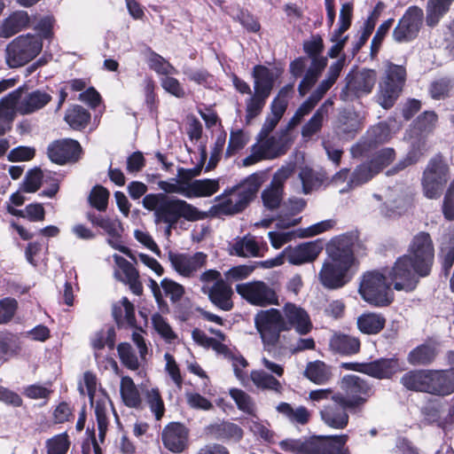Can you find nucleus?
Listing matches in <instances>:
<instances>
[{
	"mask_svg": "<svg viewBox=\"0 0 454 454\" xmlns=\"http://www.w3.org/2000/svg\"><path fill=\"white\" fill-rule=\"evenodd\" d=\"M434 245L427 231L415 234L407 249V254L399 256L387 272L393 287L396 291L412 292L420 278L430 276L434 264Z\"/></svg>",
	"mask_w": 454,
	"mask_h": 454,
	"instance_id": "nucleus-1",
	"label": "nucleus"
},
{
	"mask_svg": "<svg viewBox=\"0 0 454 454\" xmlns=\"http://www.w3.org/2000/svg\"><path fill=\"white\" fill-rule=\"evenodd\" d=\"M354 236L343 234L333 239L327 245L329 261L324 262L318 278L329 290L342 288L353 278L351 268L356 259L354 254Z\"/></svg>",
	"mask_w": 454,
	"mask_h": 454,
	"instance_id": "nucleus-2",
	"label": "nucleus"
},
{
	"mask_svg": "<svg viewBox=\"0 0 454 454\" xmlns=\"http://www.w3.org/2000/svg\"><path fill=\"white\" fill-rule=\"evenodd\" d=\"M142 203L145 209L153 212L155 223L166 224L168 231L176 228L181 219L197 222L208 216V213L199 210L186 200L165 193H149Z\"/></svg>",
	"mask_w": 454,
	"mask_h": 454,
	"instance_id": "nucleus-3",
	"label": "nucleus"
},
{
	"mask_svg": "<svg viewBox=\"0 0 454 454\" xmlns=\"http://www.w3.org/2000/svg\"><path fill=\"white\" fill-rule=\"evenodd\" d=\"M348 434L310 435L298 439H285L279 448L292 454H350L347 442Z\"/></svg>",
	"mask_w": 454,
	"mask_h": 454,
	"instance_id": "nucleus-4",
	"label": "nucleus"
},
{
	"mask_svg": "<svg viewBox=\"0 0 454 454\" xmlns=\"http://www.w3.org/2000/svg\"><path fill=\"white\" fill-rule=\"evenodd\" d=\"M401 383L408 390L422 392L436 396H448L454 393V383L445 369H419L405 372Z\"/></svg>",
	"mask_w": 454,
	"mask_h": 454,
	"instance_id": "nucleus-5",
	"label": "nucleus"
},
{
	"mask_svg": "<svg viewBox=\"0 0 454 454\" xmlns=\"http://www.w3.org/2000/svg\"><path fill=\"white\" fill-rule=\"evenodd\" d=\"M263 178L261 174L254 173L247 177L241 184L233 186L225 193L229 198L210 207L209 213L213 216L232 215L243 212L255 199Z\"/></svg>",
	"mask_w": 454,
	"mask_h": 454,
	"instance_id": "nucleus-6",
	"label": "nucleus"
},
{
	"mask_svg": "<svg viewBox=\"0 0 454 454\" xmlns=\"http://www.w3.org/2000/svg\"><path fill=\"white\" fill-rule=\"evenodd\" d=\"M252 77L254 93L246 99L245 119L247 124L262 113L276 81L272 70L264 65H255L252 70Z\"/></svg>",
	"mask_w": 454,
	"mask_h": 454,
	"instance_id": "nucleus-7",
	"label": "nucleus"
},
{
	"mask_svg": "<svg viewBox=\"0 0 454 454\" xmlns=\"http://www.w3.org/2000/svg\"><path fill=\"white\" fill-rule=\"evenodd\" d=\"M387 282L385 271L372 270L364 272L361 276L358 293L362 299L374 307H387L394 301V294Z\"/></svg>",
	"mask_w": 454,
	"mask_h": 454,
	"instance_id": "nucleus-8",
	"label": "nucleus"
},
{
	"mask_svg": "<svg viewBox=\"0 0 454 454\" xmlns=\"http://www.w3.org/2000/svg\"><path fill=\"white\" fill-rule=\"evenodd\" d=\"M407 80L404 66L390 61L386 64L384 74L379 82L378 103L386 110L393 107L401 96Z\"/></svg>",
	"mask_w": 454,
	"mask_h": 454,
	"instance_id": "nucleus-9",
	"label": "nucleus"
},
{
	"mask_svg": "<svg viewBox=\"0 0 454 454\" xmlns=\"http://www.w3.org/2000/svg\"><path fill=\"white\" fill-rule=\"evenodd\" d=\"M340 387L343 393H337V398L348 406L349 411L362 410L375 394L373 385L357 375L344 376Z\"/></svg>",
	"mask_w": 454,
	"mask_h": 454,
	"instance_id": "nucleus-10",
	"label": "nucleus"
},
{
	"mask_svg": "<svg viewBox=\"0 0 454 454\" xmlns=\"http://www.w3.org/2000/svg\"><path fill=\"white\" fill-rule=\"evenodd\" d=\"M42 49L43 42L35 35L28 33L19 35L6 46V64L11 68L23 67L34 59Z\"/></svg>",
	"mask_w": 454,
	"mask_h": 454,
	"instance_id": "nucleus-11",
	"label": "nucleus"
},
{
	"mask_svg": "<svg viewBox=\"0 0 454 454\" xmlns=\"http://www.w3.org/2000/svg\"><path fill=\"white\" fill-rule=\"evenodd\" d=\"M254 325L265 348H275L281 333L286 332L283 314L274 308L260 310L254 317Z\"/></svg>",
	"mask_w": 454,
	"mask_h": 454,
	"instance_id": "nucleus-12",
	"label": "nucleus"
},
{
	"mask_svg": "<svg viewBox=\"0 0 454 454\" xmlns=\"http://www.w3.org/2000/svg\"><path fill=\"white\" fill-rule=\"evenodd\" d=\"M377 72L371 68L350 70L345 77L346 84L340 93L344 102H354L369 95L376 83Z\"/></svg>",
	"mask_w": 454,
	"mask_h": 454,
	"instance_id": "nucleus-13",
	"label": "nucleus"
},
{
	"mask_svg": "<svg viewBox=\"0 0 454 454\" xmlns=\"http://www.w3.org/2000/svg\"><path fill=\"white\" fill-rule=\"evenodd\" d=\"M449 166L441 156L432 158L423 172L421 184L424 195L430 200L438 199L449 180Z\"/></svg>",
	"mask_w": 454,
	"mask_h": 454,
	"instance_id": "nucleus-14",
	"label": "nucleus"
},
{
	"mask_svg": "<svg viewBox=\"0 0 454 454\" xmlns=\"http://www.w3.org/2000/svg\"><path fill=\"white\" fill-rule=\"evenodd\" d=\"M423 20L424 12L420 7L417 5L408 7L393 30V39L398 43L415 40L422 27Z\"/></svg>",
	"mask_w": 454,
	"mask_h": 454,
	"instance_id": "nucleus-15",
	"label": "nucleus"
},
{
	"mask_svg": "<svg viewBox=\"0 0 454 454\" xmlns=\"http://www.w3.org/2000/svg\"><path fill=\"white\" fill-rule=\"evenodd\" d=\"M46 153L52 163L64 166L78 162L82 159L83 150L77 140L60 138L49 144Z\"/></svg>",
	"mask_w": 454,
	"mask_h": 454,
	"instance_id": "nucleus-16",
	"label": "nucleus"
},
{
	"mask_svg": "<svg viewBox=\"0 0 454 454\" xmlns=\"http://www.w3.org/2000/svg\"><path fill=\"white\" fill-rule=\"evenodd\" d=\"M422 421L427 426H436L444 432H450L454 427V407L446 411V402L429 400L421 408Z\"/></svg>",
	"mask_w": 454,
	"mask_h": 454,
	"instance_id": "nucleus-17",
	"label": "nucleus"
},
{
	"mask_svg": "<svg viewBox=\"0 0 454 454\" xmlns=\"http://www.w3.org/2000/svg\"><path fill=\"white\" fill-rule=\"evenodd\" d=\"M236 292L252 305L266 306L278 303L276 292L263 281L238 284Z\"/></svg>",
	"mask_w": 454,
	"mask_h": 454,
	"instance_id": "nucleus-18",
	"label": "nucleus"
},
{
	"mask_svg": "<svg viewBox=\"0 0 454 454\" xmlns=\"http://www.w3.org/2000/svg\"><path fill=\"white\" fill-rule=\"evenodd\" d=\"M390 137L388 124L379 122L367 130L365 137L352 146L351 153L355 158L366 157L379 145L387 142Z\"/></svg>",
	"mask_w": 454,
	"mask_h": 454,
	"instance_id": "nucleus-19",
	"label": "nucleus"
},
{
	"mask_svg": "<svg viewBox=\"0 0 454 454\" xmlns=\"http://www.w3.org/2000/svg\"><path fill=\"white\" fill-rule=\"evenodd\" d=\"M291 175L289 168H281L274 175L269 186L262 192L263 206L269 210L279 207L284 198L285 182Z\"/></svg>",
	"mask_w": 454,
	"mask_h": 454,
	"instance_id": "nucleus-20",
	"label": "nucleus"
},
{
	"mask_svg": "<svg viewBox=\"0 0 454 454\" xmlns=\"http://www.w3.org/2000/svg\"><path fill=\"white\" fill-rule=\"evenodd\" d=\"M163 446L173 453H182L188 448L189 430L180 422H170L161 432Z\"/></svg>",
	"mask_w": 454,
	"mask_h": 454,
	"instance_id": "nucleus-21",
	"label": "nucleus"
},
{
	"mask_svg": "<svg viewBox=\"0 0 454 454\" xmlns=\"http://www.w3.org/2000/svg\"><path fill=\"white\" fill-rule=\"evenodd\" d=\"M347 411H348V406L340 402L336 393L332 395L331 403L325 405L320 411V416L328 427L334 429H344L347 427L349 420Z\"/></svg>",
	"mask_w": 454,
	"mask_h": 454,
	"instance_id": "nucleus-22",
	"label": "nucleus"
},
{
	"mask_svg": "<svg viewBox=\"0 0 454 454\" xmlns=\"http://www.w3.org/2000/svg\"><path fill=\"white\" fill-rule=\"evenodd\" d=\"M86 217L93 226L103 229L107 233V235L112 238L113 240H110V244L113 247L116 248L130 259H135L132 251L128 247L122 245H115V241H121V235L117 230L116 223L114 221L107 216L97 215L94 212H88L86 214Z\"/></svg>",
	"mask_w": 454,
	"mask_h": 454,
	"instance_id": "nucleus-23",
	"label": "nucleus"
},
{
	"mask_svg": "<svg viewBox=\"0 0 454 454\" xmlns=\"http://www.w3.org/2000/svg\"><path fill=\"white\" fill-rule=\"evenodd\" d=\"M323 250L319 240L302 243L285 250L287 261L293 265L313 262Z\"/></svg>",
	"mask_w": 454,
	"mask_h": 454,
	"instance_id": "nucleus-24",
	"label": "nucleus"
},
{
	"mask_svg": "<svg viewBox=\"0 0 454 454\" xmlns=\"http://www.w3.org/2000/svg\"><path fill=\"white\" fill-rule=\"evenodd\" d=\"M285 323L286 325V332L293 327L300 334H307L312 328L308 313L301 308L297 307L294 303H286L284 306Z\"/></svg>",
	"mask_w": 454,
	"mask_h": 454,
	"instance_id": "nucleus-25",
	"label": "nucleus"
},
{
	"mask_svg": "<svg viewBox=\"0 0 454 454\" xmlns=\"http://www.w3.org/2000/svg\"><path fill=\"white\" fill-rule=\"evenodd\" d=\"M233 294L231 285L225 280L215 282L207 292L210 302L223 311H230L233 309Z\"/></svg>",
	"mask_w": 454,
	"mask_h": 454,
	"instance_id": "nucleus-26",
	"label": "nucleus"
},
{
	"mask_svg": "<svg viewBox=\"0 0 454 454\" xmlns=\"http://www.w3.org/2000/svg\"><path fill=\"white\" fill-rule=\"evenodd\" d=\"M398 371H400V363L396 357H381L365 363L364 367V374L377 380L391 379Z\"/></svg>",
	"mask_w": 454,
	"mask_h": 454,
	"instance_id": "nucleus-27",
	"label": "nucleus"
},
{
	"mask_svg": "<svg viewBox=\"0 0 454 454\" xmlns=\"http://www.w3.org/2000/svg\"><path fill=\"white\" fill-rule=\"evenodd\" d=\"M30 16L26 11H15L0 24V38H10L29 27Z\"/></svg>",
	"mask_w": 454,
	"mask_h": 454,
	"instance_id": "nucleus-28",
	"label": "nucleus"
},
{
	"mask_svg": "<svg viewBox=\"0 0 454 454\" xmlns=\"http://www.w3.org/2000/svg\"><path fill=\"white\" fill-rule=\"evenodd\" d=\"M329 348L334 354L350 356L360 351L361 341L357 337L335 333L329 340Z\"/></svg>",
	"mask_w": 454,
	"mask_h": 454,
	"instance_id": "nucleus-29",
	"label": "nucleus"
},
{
	"mask_svg": "<svg viewBox=\"0 0 454 454\" xmlns=\"http://www.w3.org/2000/svg\"><path fill=\"white\" fill-rule=\"evenodd\" d=\"M112 315L118 328H138L135 317V306L127 297L121 300V305L113 306Z\"/></svg>",
	"mask_w": 454,
	"mask_h": 454,
	"instance_id": "nucleus-30",
	"label": "nucleus"
},
{
	"mask_svg": "<svg viewBox=\"0 0 454 454\" xmlns=\"http://www.w3.org/2000/svg\"><path fill=\"white\" fill-rule=\"evenodd\" d=\"M207 429L208 433L215 439L223 442H239L244 435L243 429L239 425L230 421L212 424Z\"/></svg>",
	"mask_w": 454,
	"mask_h": 454,
	"instance_id": "nucleus-31",
	"label": "nucleus"
},
{
	"mask_svg": "<svg viewBox=\"0 0 454 454\" xmlns=\"http://www.w3.org/2000/svg\"><path fill=\"white\" fill-rule=\"evenodd\" d=\"M52 99L50 93L36 89L28 92L20 103V113L22 114H30L37 112L46 106Z\"/></svg>",
	"mask_w": 454,
	"mask_h": 454,
	"instance_id": "nucleus-32",
	"label": "nucleus"
},
{
	"mask_svg": "<svg viewBox=\"0 0 454 454\" xmlns=\"http://www.w3.org/2000/svg\"><path fill=\"white\" fill-rule=\"evenodd\" d=\"M438 353L439 351L435 344L425 342L409 352L407 361L410 364L414 366H427L435 361Z\"/></svg>",
	"mask_w": 454,
	"mask_h": 454,
	"instance_id": "nucleus-33",
	"label": "nucleus"
},
{
	"mask_svg": "<svg viewBox=\"0 0 454 454\" xmlns=\"http://www.w3.org/2000/svg\"><path fill=\"white\" fill-rule=\"evenodd\" d=\"M454 0H428L426 5V25L435 27L444 16L449 13Z\"/></svg>",
	"mask_w": 454,
	"mask_h": 454,
	"instance_id": "nucleus-34",
	"label": "nucleus"
},
{
	"mask_svg": "<svg viewBox=\"0 0 454 454\" xmlns=\"http://www.w3.org/2000/svg\"><path fill=\"white\" fill-rule=\"evenodd\" d=\"M386 317L380 313L366 312L357 317V328L363 333L374 335L380 333L386 325Z\"/></svg>",
	"mask_w": 454,
	"mask_h": 454,
	"instance_id": "nucleus-35",
	"label": "nucleus"
},
{
	"mask_svg": "<svg viewBox=\"0 0 454 454\" xmlns=\"http://www.w3.org/2000/svg\"><path fill=\"white\" fill-rule=\"evenodd\" d=\"M304 376L317 385H324L333 377L332 368L320 360L309 362L304 371Z\"/></svg>",
	"mask_w": 454,
	"mask_h": 454,
	"instance_id": "nucleus-36",
	"label": "nucleus"
},
{
	"mask_svg": "<svg viewBox=\"0 0 454 454\" xmlns=\"http://www.w3.org/2000/svg\"><path fill=\"white\" fill-rule=\"evenodd\" d=\"M219 190V183L215 179H197L185 187L186 198L209 197Z\"/></svg>",
	"mask_w": 454,
	"mask_h": 454,
	"instance_id": "nucleus-37",
	"label": "nucleus"
},
{
	"mask_svg": "<svg viewBox=\"0 0 454 454\" xmlns=\"http://www.w3.org/2000/svg\"><path fill=\"white\" fill-rule=\"evenodd\" d=\"M120 394L123 403L129 408L139 409L142 404L140 393L129 376L121 380Z\"/></svg>",
	"mask_w": 454,
	"mask_h": 454,
	"instance_id": "nucleus-38",
	"label": "nucleus"
},
{
	"mask_svg": "<svg viewBox=\"0 0 454 454\" xmlns=\"http://www.w3.org/2000/svg\"><path fill=\"white\" fill-rule=\"evenodd\" d=\"M90 118V113L87 109L73 105L67 110L64 120L73 129L82 130L87 127Z\"/></svg>",
	"mask_w": 454,
	"mask_h": 454,
	"instance_id": "nucleus-39",
	"label": "nucleus"
},
{
	"mask_svg": "<svg viewBox=\"0 0 454 454\" xmlns=\"http://www.w3.org/2000/svg\"><path fill=\"white\" fill-rule=\"evenodd\" d=\"M120 268L124 274V278L121 279L123 283L129 286V290L136 295L143 294L144 287L139 279V273L137 270L126 259L121 258L119 262Z\"/></svg>",
	"mask_w": 454,
	"mask_h": 454,
	"instance_id": "nucleus-40",
	"label": "nucleus"
},
{
	"mask_svg": "<svg viewBox=\"0 0 454 454\" xmlns=\"http://www.w3.org/2000/svg\"><path fill=\"white\" fill-rule=\"evenodd\" d=\"M277 411L285 416L292 423L306 425L310 419V412L305 406H299L294 409L292 405L286 402H281L277 406Z\"/></svg>",
	"mask_w": 454,
	"mask_h": 454,
	"instance_id": "nucleus-41",
	"label": "nucleus"
},
{
	"mask_svg": "<svg viewBox=\"0 0 454 454\" xmlns=\"http://www.w3.org/2000/svg\"><path fill=\"white\" fill-rule=\"evenodd\" d=\"M146 63L149 68L160 75L176 74L177 69L161 55L148 48Z\"/></svg>",
	"mask_w": 454,
	"mask_h": 454,
	"instance_id": "nucleus-42",
	"label": "nucleus"
},
{
	"mask_svg": "<svg viewBox=\"0 0 454 454\" xmlns=\"http://www.w3.org/2000/svg\"><path fill=\"white\" fill-rule=\"evenodd\" d=\"M396 157V153L392 147H385L377 151L371 158L370 164L377 174L380 173L384 168L388 167Z\"/></svg>",
	"mask_w": 454,
	"mask_h": 454,
	"instance_id": "nucleus-43",
	"label": "nucleus"
},
{
	"mask_svg": "<svg viewBox=\"0 0 454 454\" xmlns=\"http://www.w3.org/2000/svg\"><path fill=\"white\" fill-rule=\"evenodd\" d=\"M377 174L369 161L364 162L354 169L348 181L350 187L359 186L372 179Z\"/></svg>",
	"mask_w": 454,
	"mask_h": 454,
	"instance_id": "nucleus-44",
	"label": "nucleus"
},
{
	"mask_svg": "<svg viewBox=\"0 0 454 454\" xmlns=\"http://www.w3.org/2000/svg\"><path fill=\"white\" fill-rule=\"evenodd\" d=\"M251 380L257 387L273 390L277 393H281L282 391L279 380L265 372L253 371L251 372Z\"/></svg>",
	"mask_w": 454,
	"mask_h": 454,
	"instance_id": "nucleus-45",
	"label": "nucleus"
},
{
	"mask_svg": "<svg viewBox=\"0 0 454 454\" xmlns=\"http://www.w3.org/2000/svg\"><path fill=\"white\" fill-rule=\"evenodd\" d=\"M453 89V82L449 77H441L433 81L428 88L430 97L434 100H441L450 97Z\"/></svg>",
	"mask_w": 454,
	"mask_h": 454,
	"instance_id": "nucleus-46",
	"label": "nucleus"
},
{
	"mask_svg": "<svg viewBox=\"0 0 454 454\" xmlns=\"http://www.w3.org/2000/svg\"><path fill=\"white\" fill-rule=\"evenodd\" d=\"M184 74L190 82L200 85L205 89H212L215 83L214 75L205 68L193 69L188 67L184 69Z\"/></svg>",
	"mask_w": 454,
	"mask_h": 454,
	"instance_id": "nucleus-47",
	"label": "nucleus"
},
{
	"mask_svg": "<svg viewBox=\"0 0 454 454\" xmlns=\"http://www.w3.org/2000/svg\"><path fill=\"white\" fill-rule=\"evenodd\" d=\"M152 325L155 332L167 342L171 343L177 339L176 333L174 332L167 318L160 313L152 316Z\"/></svg>",
	"mask_w": 454,
	"mask_h": 454,
	"instance_id": "nucleus-48",
	"label": "nucleus"
},
{
	"mask_svg": "<svg viewBox=\"0 0 454 454\" xmlns=\"http://www.w3.org/2000/svg\"><path fill=\"white\" fill-rule=\"evenodd\" d=\"M110 192L103 185H95L89 195L88 200L90 205L98 210L99 212H105L108 206Z\"/></svg>",
	"mask_w": 454,
	"mask_h": 454,
	"instance_id": "nucleus-49",
	"label": "nucleus"
},
{
	"mask_svg": "<svg viewBox=\"0 0 454 454\" xmlns=\"http://www.w3.org/2000/svg\"><path fill=\"white\" fill-rule=\"evenodd\" d=\"M230 395L239 411L250 416H255L254 403L248 394L239 388H231L230 389Z\"/></svg>",
	"mask_w": 454,
	"mask_h": 454,
	"instance_id": "nucleus-50",
	"label": "nucleus"
},
{
	"mask_svg": "<svg viewBox=\"0 0 454 454\" xmlns=\"http://www.w3.org/2000/svg\"><path fill=\"white\" fill-rule=\"evenodd\" d=\"M441 274L448 278L454 265V243L443 244L438 253Z\"/></svg>",
	"mask_w": 454,
	"mask_h": 454,
	"instance_id": "nucleus-51",
	"label": "nucleus"
},
{
	"mask_svg": "<svg viewBox=\"0 0 454 454\" xmlns=\"http://www.w3.org/2000/svg\"><path fill=\"white\" fill-rule=\"evenodd\" d=\"M156 83L151 76H146L144 80V96L145 104L150 113L158 111L160 100L156 93Z\"/></svg>",
	"mask_w": 454,
	"mask_h": 454,
	"instance_id": "nucleus-52",
	"label": "nucleus"
},
{
	"mask_svg": "<svg viewBox=\"0 0 454 454\" xmlns=\"http://www.w3.org/2000/svg\"><path fill=\"white\" fill-rule=\"evenodd\" d=\"M328 114V108L320 106L314 113L312 117L306 122L302 128V135L304 137H311L317 133L323 125L325 116Z\"/></svg>",
	"mask_w": 454,
	"mask_h": 454,
	"instance_id": "nucleus-53",
	"label": "nucleus"
},
{
	"mask_svg": "<svg viewBox=\"0 0 454 454\" xmlns=\"http://www.w3.org/2000/svg\"><path fill=\"white\" fill-rule=\"evenodd\" d=\"M438 115L434 111H425L413 121V128L419 133L432 132L437 123Z\"/></svg>",
	"mask_w": 454,
	"mask_h": 454,
	"instance_id": "nucleus-54",
	"label": "nucleus"
},
{
	"mask_svg": "<svg viewBox=\"0 0 454 454\" xmlns=\"http://www.w3.org/2000/svg\"><path fill=\"white\" fill-rule=\"evenodd\" d=\"M47 454H67L70 441L67 432L54 435L46 441Z\"/></svg>",
	"mask_w": 454,
	"mask_h": 454,
	"instance_id": "nucleus-55",
	"label": "nucleus"
},
{
	"mask_svg": "<svg viewBox=\"0 0 454 454\" xmlns=\"http://www.w3.org/2000/svg\"><path fill=\"white\" fill-rule=\"evenodd\" d=\"M299 177L301 181L304 194L310 193L316 187H319L322 184V179L309 167H304L301 169Z\"/></svg>",
	"mask_w": 454,
	"mask_h": 454,
	"instance_id": "nucleus-56",
	"label": "nucleus"
},
{
	"mask_svg": "<svg viewBox=\"0 0 454 454\" xmlns=\"http://www.w3.org/2000/svg\"><path fill=\"white\" fill-rule=\"evenodd\" d=\"M394 21H395L394 19L390 18V19L385 20L378 27V29L372 40V43H371L370 55L372 59L377 57V55L380 50L381 44L385 39V36L387 35L389 29L393 26Z\"/></svg>",
	"mask_w": 454,
	"mask_h": 454,
	"instance_id": "nucleus-57",
	"label": "nucleus"
},
{
	"mask_svg": "<svg viewBox=\"0 0 454 454\" xmlns=\"http://www.w3.org/2000/svg\"><path fill=\"white\" fill-rule=\"evenodd\" d=\"M232 250L234 254L240 257H246L247 255L258 256L259 255V246L254 239L246 238L237 240L232 245Z\"/></svg>",
	"mask_w": 454,
	"mask_h": 454,
	"instance_id": "nucleus-58",
	"label": "nucleus"
},
{
	"mask_svg": "<svg viewBox=\"0 0 454 454\" xmlns=\"http://www.w3.org/2000/svg\"><path fill=\"white\" fill-rule=\"evenodd\" d=\"M43 177V174L40 168L29 169L23 181V191L28 193L37 192L42 185Z\"/></svg>",
	"mask_w": 454,
	"mask_h": 454,
	"instance_id": "nucleus-59",
	"label": "nucleus"
},
{
	"mask_svg": "<svg viewBox=\"0 0 454 454\" xmlns=\"http://www.w3.org/2000/svg\"><path fill=\"white\" fill-rule=\"evenodd\" d=\"M146 402L156 419H160L164 415L165 406L160 391L156 388L148 390L146 392Z\"/></svg>",
	"mask_w": 454,
	"mask_h": 454,
	"instance_id": "nucleus-60",
	"label": "nucleus"
},
{
	"mask_svg": "<svg viewBox=\"0 0 454 454\" xmlns=\"http://www.w3.org/2000/svg\"><path fill=\"white\" fill-rule=\"evenodd\" d=\"M19 337L13 333H7L0 336V355L17 354L20 350Z\"/></svg>",
	"mask_w": 454,
	"mask_h": 454,
	"instance_id": "nucleus-61",
	"label": "nucleus"
},
{
	"mask_svg": "<svg viewBox=\"0 0 454 454\" xmlns=\"http://www.w3.org/2000/svg\"><path fill=\"white\" fill-rule=\"evenodd\" d=\"M160 285L172 303L178 302L184 294V287L172 279L165 278L161 280Z\"/></svg>",
	"mask_w": 454,
	"mask_h": 454,
	"instance_id": "nucleus-62",
	"label": "nucleus"
},
{
	"mask_svg": "<svg viewBox=\"0 0 454 454\" xmlns=\"http://www.w3.org/2000/svg\"><path fill=\"white\" fill-rule=\"evenodd\" d=\"M18 309V301L12 297L0 300V325L9 323Z\"/></svg>",
	"mask_w": 454,
	"mask_h": 454,
	"instance_id": "nucleus-63",
	"label": "nucleus"
},
{
	"mask_svg": "<svg viewBox=\"0 0 454 454\" xmlns=\"http://www.w3.org/2000/svg\"><path fill=\"white\" fill-rule=\"evenodd\" d=\"M160 85L166 92L177 98H184L186 96L185 90L181 82L178 79L171 76V74L165 75L161 78Z\"/></svg>",
	"mask_w": 454,
	"mask_h": 454,
	"instance_id": "nucleus-64",
	"label": "nucleus"
}]
</instances>
